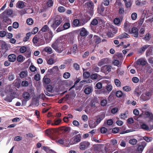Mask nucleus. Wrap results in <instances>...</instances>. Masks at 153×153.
Wrapping results in <instances>:
<instances>
[{"label":"nucleus","mask_w":153,"mask_h":153,"mask_svg":"<svg viewBox=\"0 0 153 153\" xmlns=\"http://www.w3.org/2000/svg\"><path fill=\"white\" fill-rule=\"evenodd\" d=\"M58 142L61 144H63L65 143H68L69 142L68 140L67 141L66 139L65 138L61 139L58 141Z\"/></svg>","instance_id":"41"},{"label":"nucleus","mask_w":153,"mask_h":153,"mask_svg":"<svg viewBox=\"0 0 153 153\" xmlns=\"http://www.w3.org/2000/svg\"><path fill=\"white\" fill-rule=\"evenodd\" d=\"M90 73L89 72H85L83 73V76L84 79H86L89 77Z\"/></svg>","instance_id":"50"},{"label":"nucleus","mask_w":153,"mask_h":153,"mask_svg":"<svg viewBox=\"0 0 153 153\" xmlns=\"http://www.w3.org/2000/svg\"><path fill=\"white\" fill-rule=\"evenodd\" d=\"M141 128L145 130L148 131H150L152 129V128H150V129H149V126L145 124H142L141 125Z\"/></svg>","instance_id":"43"},{"label":"nucleus","mask_w":153,"mask_h":153,"mask_svg":"<svg viewBox=\"0 0 153 153\" xmlns=\"http://www.w3.org/2000/svg\"><path fill=\"white\" fill-rule=\"evenodd\" d=\"M48 53L49 54H51L53 53L52 49L49 47H46L45 48L43 51Z\"/></svg>","instance_id":"44"},{"label":"nucleus","mask_w":153,"mask_h":153,"mask_svg":"<svg viewBox=\"0 0 153 153\" xmlns=\"http://www.w3.org/2000/svg\"><path fill=\"white\" fill-rule=\"evenodd\" d=\"M114 83L115 85L118 87H120L121 86V83L120 81L118 79H115L114 80Z\"/></svg>","instance_id":"38"},{"label":"nucleus","mask_w":153,"mask_h":153,"mask_svg":"<svg viewBox=\"0 0 153 153\" xmlns=\"http://www.w3.org/2000/svg\"><path fill=\"white\" fill-rule=\"evenodd\" d=\"M123 89L124 91H129L131 90V88L128 86H126L123 87Z\"/></svg>","instance_id":"60"},{"label":"nucleus","mask_w":153,"mask_h":153,"mask_svg":"<svg viewBox=\"0 0 153 153\" xmlns=\"http://www.w3.org/2000/svg\"><path fill=\"white\" fill-rule=\"evenodd\" d=\"M65 41L63 36H61L58 38L52 44L51 47L57 52L61 53L66 47Z\"/></svg>","instance_id":"1"},{"label":"nucleus","mask_w":153,"mask_h":153,"mask_svg":"<svg viewBox=\"0 0 153 153\" xmlns=\"http://www.w3.org/2000/svg\"><path fill=\"white\" fill-rule=\"evenodd\" d=\"M26 22L28 25H31L33 24V21L32 18H30L27 20Z\"/></svg>","instance_id":"58"},{"label":"nucleus","mask_w":153,"mask_h":153,"mask_svg":"<svg viewBox=\"0 0 153 153\" xmlns=\"http://www.w3.org/2000/svg\"><path fill=\"white\" fill-rule=\"evenodd\" d=\"M45 134L48 136H50L52 134V130L50 129H48L45 130Z\"/></svg>","instance_id":"62"},{"label":"nucleus","mask_w":153,"mask_h":153,"mask_svg":"<svg viewBox=\"0 0 153 153\" xmlns=\"http://www.w3.org/2000/svg\"><path fill=\"white\" fill-rule=\"evenodd\" d=\"M130 34H133L134 37H137L138 36V30L137 28L134 27L132 28L128 33Z\"/></svg>","instance_id":"11"},{"label":"nucleus","mask_w":153,"mask_h":153,"mask_svg":"<svg viewBox=\"0 0 153 153\" xmlns=\"http://www.w3.org/2000/svg\"><path fill=\"white\" fill-rule=\"evenodd\" d=\"M80 31L79 35L82 37H85L89 34V32L84 27H83L79 29Z\"/></svg>","instance_id":"12"},{"label":"nucleus","mask_w":153,"mask_h":153,"mask_svg":"<svg viewBox=\"0 0 153 153\" xmlns=\"http://www.w3.org/2000/svg\"><path fill=\"white\" fill-rule=\"evenodd\" d=\"M150 46V45H144L143 46L141 47L138 50V52L139 53H143L145 50Z\"/></svg>","instance_id":"21"},{"label":"nucleus","mask_w":153,"mask_h":153,"mask_svg":"<svg viewBox=\"0 0 153 153\" xmlns=\"http://www.w3.org/2000/svg\"><path fill=\"white\" fill-rule=\"evenodd\" d=\"M85 4L88 9H91V8L94 9V4L92 1H89L86 2Z\"/></svg>","instance_id":"22"},{"label":"nucleus","mask_w":153,"mask_h":153,"mask_svg":"<svg viewBox=\"0 0 153 153\" xmlns=\"http://www.w3.org/2000/svg\"><path fill=\"white\" fill-rule=\"evenodd\" d=\"M81 135L80 134L74 136L72 138L74 140L73 143L76 144L79 142L81 140Z\"/></svg>","instance_id":"16"},{"label":"nucleus","mask_w":153,"mask_h":153,"mask_svg":"<svg viewBox=\"0 0 153 153\" xmlns=\"http://www.w3.org/2000/svg\"><path fill=\"white\" fill-rule=\"evenodd\" d=\"M105 10L104 7L101 6L100 8L98 9V13L102 15L104 12Z\"/></svg>","instance_id":"49"},{"label":"nucleus","mask_w":153,"mask_h":153,"mask_svg":"<svg viewBox=\"0 0 153 153\" xmlns=\"http://www.w3.org/2000/svg\"><path fill=\"white\" fill-rule=\"evenodd\" d=\"M31 51L30 49H27L25 52L24 55L27 58H29L30 57L31 55Z\"/></svg>","instance_id":"46"},{"label":"nucleus","mask_w":153,"mask_h":153,"mask_svg":"<svg viewBox=\"0 0 153 153\" xmlns=\"http://www.w3.org/2000/svg\"><path fill=\"white\" fill-rule=\"evenodd\" d=\"M91 18V17L88 15H85L84 17H83L81 19H80L79 20L82 26L85 24L90 20Z\"/></svg>","instance_id":"10"},{"label":"nucleus","mask_w":153,"mask_h":153,"mask_svg":"<svg viewBox=\"0 0 153 153\" xmlns=\"http://www.w3.org/2000/svg\"><path fill=\"white\" fill-rule=\"evenodd\" d=\"M98 23V21L97 19H94L91 21L90 24V26H92V25L95 26L97 25Z\"/></svg>","instance_id":"45"},{"label":"nucleus","mask_w":153,"mask_h":153,"mask_svg":"<svg viewBox=\"0 0 153 153\" xmlns=\"http://www.w3.org/2000/svg\"><path fill=\"white\" fill-rule=\"evenodd\" d=\"M112 66L110 65H107L102 66L101 68V71L108 74L111 71Z\"/></svg>","instance_id":"7"},{"label":"nucleus","mask_w":153,"mask_h":153,"mask_svg":"<svg viewBox=\"0 0 153 153\" xmlns=\"http://www.w3.org/2000/svg\"><path fill=\"white\" fill-rule=\"evenodd\" d=\"M114 147H112V145L107 143L104 149L107 153H112L114 150Z\"/></svg>","instance_id":"8"},{"label":"nucleus","mask_w":153,"mask_h":153,"mask_svg":"<svg viewBox=\"0 0 153 153\" xmlns=\"http://www.w3.org/2000/svg\"><path fill=\"white\" fill-rule=\"evenodd\" d=\"M93 91L92 88L91 86L85 88L84 90L85 93L86 94H89Z\"/></svg>","instance_id":"26"},{"label":"nucleus","mask_w":153,"mask_h":153,"mask_svg":"<svg viewBox=\"0 0 153 153\" xmlns=\"http://www.w3.org/2000/svg\"><path fill=\"white\" fill-rule=\"evenodd\" d=\"M90 145V143L87 141L81 142L79 144V149L81 150H84L87 148Z\"/></svg>","instance_id":"9"},{"label":"nucleus","mask_w":153,"mask_h":153,"mask_svg":"<svg viewBox=\"0 0 153 153\" xmlns=\"http://www.w3.org/2000/svg\"><path fill=\"white\" fill-rule=\"evenodd\" d=\"M2 16L3 17V21L4 22L7 23V24H10L11 20L7 16L5 15H2Z\"/></svg>","instance_id":"24"},{"label":"nucleus","mask_w":153,"mask_h":153,"mask_svg":"<svg viewBox=\"0 0 153 153\" xmlns=\"http://www.w3.org/2000/svg\"><path fill=\"white\" fill-rule=\"evenodd\" d=\"M108 59L105 58L101 60L98 63V65L100 66H101L103 65L107 64Z\"/></svg>","instance_id":"28"},{"label":"nucleus","mask_w":153,"mask_h":153,"mask_svg":"<svg viewBox=\"0 0 153 153\" xmlns=\"http://www.w3.org/2000/svg\"><path fill=\"white\" fill-rule=\"evenodd\" d=\"M137 143V140L135 139H131L129 141V143L132 145H135Z\"/></svg>","instance_id":"52"},{"label":"nucleus","mask_w":153,"mask_h":153,"mask_svg":"<svg viewBox=\"0 0 153 153\" xmlns=\"http://www.w3.org/2000/svg\"><path fill=\"white\" fill-rule=\"evenodd\" d=\"M151 37V35L148 33L145 35L144 37V39L146 41H149Z\"/></svg>","instance_id":"63"},{"label":"nucleus","mask_w":153,"mask_h":153,"mask_svg":"<svg viewBox=\"0 0 153 153\" xmlns=\"http://www.w3.org/2000/svg\"><path fill=\"white\" fill-rule=\"evenodd\" d=\"M146 63L147 62L146 60L141 58L138 59L136 62V64L137 65H140L143 66H145Z\"/></svg>","instance_id":"18"},{"label":"nucleus","mask_w":153,"mask_h":153,"mask_svg":"<svg viewBox=\"0 0 153 153\" xmlns=\"http://www.w3.org/2000/svg\"><path fill=\"white\" fill-rule=\"evenodd\" d=\"M44 34H45L44 33L42 32H41V31H39L37 35L38 37H39V38H40L41 39L43 38V39H44Z\"/></svg>","instance_id":"61"},{"label":"nucleus","mask_w":153,"mask_h":153,"mask_svg":"<svg viewBox=\"0 0 153 153\" xmlns=\"http://www.w3.org/2000/svg\"><path fill=\"white\" fill-rule=\"evenodd\" d=\"M152 49L153 47L152 45H150V46L148 48L146 53V56L147 57L152 54Z\"/></svg>","instance_id":"31"},{"label":"nucleus","mask_w":153,"mask_h":153,"mask_svg":"<svg viewBox=\"0 0 153 153\" xmlns=\"http://www.w3.org/2000/svg\"><path fill=\"white\" fill-rule=\"evenodd\" d=\"M13 99V98L12 97V96L11 95H10L6 97L5 100L7 102H10L12 101Z\"/></svg>","instance_id":"54"},{"label":"nucleus","mask_w":153,"mask_h":153,"mask_svg":"<svg viewBox=\"0 0 153 153\" xmlns=\"http://www.w3.org/2000/svg\"><path fill=\"white\" fill-rule=\"evenodd\" d=\"M88 123L89 126L91 128H95L98 125L96 121L94 119L89 120Z\"/></svg>","instance_id":"14"},{"label":"nucleus","mask_w":153,"mask_h":153,"mask_svg":"<svg viewBox=\"0 0 153 153\" xmlns=\"http://www.w3.org/2000/svg\"><path fill=\"white\" fill-rule=\"evenodd\" d=\"M77 51V47L76 44H74L71 48V54H75Z\"/></svg>","instance_id":"29"},{"label":"nucleus","mask_w":153,"mask_h":153,"mask_svg":"<svg viewBox=\"0 0 153 153\" xmlns=\"http://www.w3.org/2000/svg\"><path fill=\"white\" fill-rule=\"evenodd\" d=\"M62 22L61 18H57L55 19L53 23L51 25V27L55 30Z\"/></svg>","instance_id":"4"},{"label":"nucleus","mask_w":153,"mask_h":153,"mask_svg":"<svg viewBox=\"0 0 153 153\" xmlns=\"http://www.w3.org/2000/svg\"><path fill=\"white\" fill-rule=\"evenodd\" d=\"M71 75L70 73L68 72H66L63 74V77L65 79H68L70 77Z\"/></svg>","instance_id":"56"},{"label":"nucleus","mask_w":153,"mask_h":153,"mask_svg":"<svg viewBox=\"0 0 153 153\" xmlns=\"http://www.w3.org/2000/svg\"><path fill=\"white\" fill-rule=\"evenodd\" d=\"M102 84L100 82H98L96 85L95 88L96 89H100L102 88Z\"/></svg>","instance_id":"64"},{"label":"nucleus","mask_w":153,"mask_h":153,"mask_svg":"<svg viewBox=\"0 0 153 153\" xmlns=\"http://www.w3.org/2000/svg\"><path fill=\"white\" fill-rule=\"evenodd\" d=\"M50 28L47 25H45L43 27H42L41 30H40L41 32H45L47 31H49Z\"/></svg>","instance_id":"36"},{"label":"nucleus","mask_w":153,"mask_h":153,"mask_svg":"<svg viewBox=\"0 0 153 153\" xmlns=\"http://www.w3.org/2000/svg\"><path fill=\"white\" fill-rule=\"evenodd\" d=\"M33 105L38 106L39 105V101L37 98L34 99L32 101Z\"/></svg>","instance_id":"59"},{"label":"nucleus","mask_w":153,"mask_h":153,"mask_svg":"<svg viewBox=\"0 0 153 153\" xmlns=\"http://www.w3.org/2000/svg\"><path fill=\"white\" fill-rule=\"evenodd\" d=\"M108 30L115 34L117 32V28L112 25H110L108 28Z\"/></svg>","instance_id":"20"},{"label":"nucleus","mask_w":153,"mask_h":153,"mask_svg":"<svg viewBox=\"0 0 153 153\" xmlns=\"http://www.w3.org/2000/svg\"><path fill=\"white\" fill-rule=\"evenodd\" d=\"M145 94H143L141 96V98L144 101L149 100V98H147Z\"/></svg>","instance_id":"57"},{"label":"nucleus","mask_w":153,"mask_h":153,"mask_svg":"<svg viewBox=\"0 0 153 153\" xmlns=\"http://www.w3.org/2000/svg\"><path fill=\"white\" fill-rule=\"evenodd\" d=\"M27 48L25 46H22L19 49L20 52L22 53H25L26 51Z\"/></svg>","instance_id":"55"},{"label":"nucleus","mask_w":153,"mask_h":153,"mask_svg":"<svg viewBox=\"0 0 153 153\" xmlns=\"http://www.w3.org/2000/svg\"><path fill=\"white\" fill-rule=\"evenodd\" d=\"M141 93V91L140 90L139 88H135L134 91V94L137 96H139Z\"/></svg>","instance_id":"42"},{"label":"nucleus","mask_w":153,"mask_h":153,"mask_svg":"<svg viewBox=\"0 0 153 153\" xmlns=\"http://www.w3.org/2000/svg\"><path fill=\"white\" fill-rule=\"evenodd\" d=\"M105 114L104 112L98 115L97 117L96 122L97 125L99 124L101 121L105 117Z\"/></svg>","instance_id":"13"},{"label":"nucleus","mask_w":153,"mask_h":153,"mask_svg":"<svg viewBox=\"0 0 153 153\" xmlns=\"http://www.w3.org/2000/svg\"><path fill=\"white\" fill-rule=\"evenodd\" d=\"M23 97L25 100H28L30 99V94L27 92H25L23 94Z\"/></svg>","instance_id":"35"},{"label":"nucleus","mask_w":153,"mask_h":153,"mask_svg":"<svg viewBox=\"0 0 153 153\" xmlns=\"http://www.w3.org/2000/svg\"><path fill=\"white\" fill-rule=\"evenodd\" d=\"M42 149L44 150L47 153H56L55 151L47 146H43Z\"/></svg>","instance_id":"30"},{"label":"nucleus","mask_w":153,"mask_h":153,"mask_svg":"<svg viewBox=\"0 0 153 153\" xmlns=\"http://www.w3.org/2000/svg\"><path fill=\"white\" fill-rule=\"evenodd\" d=\"M106 34L108 38H112L114 36L115 34L113 33L112 32L109 31V30L106 32Z\"/></svg>","instance_id":"51"},{"label":"nucleus","mask_w":153,"mask_h":153,"mask_svg":"<svg viewBox=\"0 0 153 153\" xmlns=\"http://www.w3.org/2000/svg\"><path fill=\"white\" fill-rule=\"evenodd\" d=\"M73 27H79L82 26L80 20L78 19H74L72 23Z\"/></svg>","instance_id":"15"},{"label":"nucleus","mask_w":153,"mask_h":153,"mask_svg":"<svg viewBox=\"0 0 153 153\" xmlns=\"http://www.w3.org/2000/svg\"><path fill=\"white\" fill-rule=\"evenodd\" d=\"M107 103V100L106 99H103L101 100L100 105L102 106H105Z\"/></svg>","instance_id":"53"},{"label":"nucleus","mask_w":153,"mask_h":153,"mask_svg":"<svg viewBox=\"0 0 153 153\" xmlns=\"http://www.w3.org/2000/svg\"><path fill=\"white\" fill-rule=\"evenodd\" d=\"M16 58V56L14 54H11L8 55V59L10 62H13L15 61Z\"/></svg>","instance_id":"19"},{"label":"nucleus","mask_w":153,"mask_h":153,"mask_svg":"<svg viewBox=\"0 0 153 153\" xmlns=\"http://www.w3.org/2000/svg\"><path fill=\"white\" fill-rule=\"evenodd\" d=\"M31 35V32H29L26 33V36L24 38L23 41L26 42L29 39Z\"/></svg>","instance_id":"47"},{"label":"nucleus","mask_w":153,"mask_h":153,"mask_svg":"<svg viewBox=\"0 0 153 153\" xmlns=\"http://www.w3.org/2000/svg\"><path fill=\"white\" fill-rule=\"evenodd\" d=\"M114 22L115 24L119 26L120 24L121 21L119 18H116L114 19Z\"/></svg>","instance_id":"48"},{"label":"nucleus","mask_w":153,"mask_h":153,"mask_svg":"<svg viewBox=\"0 0 153 153\" xmlns=\"http://www.w3.org/2000/svg\"><path fill=\"white\" fill-rule=\"evenodd\" d=\"M93 41L96 44H98L101 42V39L99 36L96 35H94L93 37Z\"/></svg>","instance_id":"27"},{"label":"nucleus","mask_w":153,"mask_h":153,"mask_svg":"<svg viewBox=\"0 0 153 153\" xmlns=\"http://www.w3.org/2000/svg\"><path fill=\"white\" fill-rule=\"evenodd\" d=\"M25 2L22 1H19L16 3V6L17 7L20 9L23 8L25 6Z\"/></svg>","instance_id":"23"},{"label":"nucleus","mask_w":153,"mask_h":153,"mask_svg":"<svg viewBox=\"0 0 153 153\" xmlns=\"http://www.w3.org/2000/svg\"><path fill=\"white\" fill-rule=\"evenodd\" d=\"M27 71H22L19 74L20 77L23 78L26 77L27 75Z\"/></svg>","instance_id":"40"},{"label":"nucleus","mask_w":153,"mask_h":153,"mask_svg":"<svg viewBox=\"0 0 153 153\" xmlns=\"http://www.w3.org/2000/svg\"><path fill=\"white\" fill-rule=\"evenodd\" d=\"M53 32L51 31H49L45 36V39L47 44L48 43L51 41L53 36Z\"/></svg>","instance_id":"6"},{"label":"nucleus","mask_w":153,"mask_h":153,"mask_svg":"<svg viewBox=\"0 0 153 153\" xmlns=\"http://www.w3.org/2000/svg\"><path fill=\"white\" fill-rule=\"evenodd\" d=\"M51 81L50 78L45 76L43 79V84L45 85L49 84L50 83Z\"/></svg>","instance_id":"34"},{"label":"nucleus","mask_w":153,"mask_h":153,"mask_svg":"<svg viewBox=\"0 0 153 153\" xmlns=\"http://www.w3.org/2000/svg\"><path fill=\"white\" fill-rule=\"evenodd\" d=\"M110 144L112 145V147H114L115 148V147L117 146L118 145L117 140L115 138H113L111 140V143Z\"/></svg>","instance_id":"33"},{"label":"nucleus","mask_w":153,"mask_h":153,"mask_svg":"<svg viewBox=\"0 0 153 153\" xmlns=\"http://www.w3.org/2000/svg\"><path fill=\"white\" fill-rule=\"evenodd\" d=\"M129 37V36L127 33H123L120 35L118 36V38L122 39L124 38H128Z\"/></svg>","instance_id":"39"},{"label":"nucleus","mask_w":153,"mask_h":153,"mask_svg":"<svg viewBox=\"0 0 153 153\" xmlns=\"http://www.w3.org/2000/svg\"><path fill=\"white\" fill-rule=\"evenodd\" d=\"M116 96L117 97H121L123 96L124 97H126V95L125 94L123 93L122 91L120 90H118L116 91L115 92Z\"/></svg>","instance_id":"25"},{"label":"nucleus","mask_w":153,"mask_h":153,"mask_svg":"<svg viewBox=\"0 0 153 153\" xmlns=\"http://www.w3.org/2000/svg\"><path fill=\"white\" fill-rule=\"evenodd\" d=\"M63 38L65 41L64 42L65 44V46L69 47L71 44H73L74 39V36L72 34H69L67 36V38H65L63 36Z\"/></svg>","instance_id":"3"},{"label":"nucleus","mask_w":153,"mask_h":153,"mask_svg":"<svg viewBox=\"0 0 153 153\" xmlns=\"http://www.w3.org/2000/svg\"><path fill=\"white\" fill-rule=\"evenodd\" d=\"M147 143L145 141H143L139 143L138 145L137 150L136 152H139V153H141L144 148L146 145Z\"/></svg>","instance_id":"5"},{"label":"nucleus","mask_w":153,"mask_h":153,"mask_svg":"<svg viewBox=\"0 0 153 153\" xmlns=\"http://www.w3.org/2000/svg\"><path fill=\"white\" fill-rule=\"evenodd\" d=\"M70 21L68 20V22H65L64 24L63 25V28L64 30H67L70 28Z\"/></svg>","instance_id":"37"},{"label":"nucleus","mask_w":153,"mask_h":153,"mask_svg":"<svg viewBox=\"0 0 153 153\" xmlns=\"http://www.w3.org/2000/svg\"><path fill=\"white\" fill-rule=\"evenodd\" d=\"M131 24L129 23L125 22L123 28L125 32L128 33L131 30Z\"/></svg>","instance_id":"17"},{"label":"nucleus","mask_w":153,"mask_h":153,"mask_svg":"<svg viewBox=\"0 0 153 153\" xmlns=\"http://www.w3.org/2000/svg\"><path fill=\"white\" fill-rule=\"evenodd\" d=\"M32 42L33 44L36 46H39L45 44L44 39L38 37L37 35L33 37Z\"/></svg>","instance_id":"2"},{"label":"nucleus","mask_w":153,"mask_h":153,"mask_svg":"<svg viewBox=\"0 0 153 153\" xmlns=\"http://www.w3.org/2000/svg\"><path fill=\"white\" fill-rule=\"evenodd\" d=\"M13 13V10L11 9L6 10L4 11L2 14V15H5L10 16Z\"/></svg>","instance_id":"32"}]
</instances>
